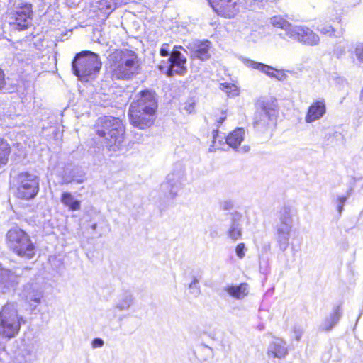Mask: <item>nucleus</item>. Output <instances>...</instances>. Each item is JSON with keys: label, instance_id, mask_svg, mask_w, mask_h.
Segmentation results:
<instances>
[{"label": "nucleus", "instance_id": "f257e3e1", "mask_svg": "<svg viewBox=\"0 0 363 363\" xmlns=\"http://www.w3.org/2000/svg\"><path fill=\"white\" fill-rule=\"evenodd\" d=\"M157 108L155 92L150 90L139 92L129 108L128 115L131 124L139 129L149 128L154 122Z\"/></svg>", "mask_w": 363, "mask_h": 363}, {"label": "nucleus", "instance_id": "f03ea898", "mask_svg": "<svg viewBox=\"0 0 363 363\" xmlns=\"http://www.w3.org/2000/svg\"><path fill=\"white\" fill-rule=\"evenodd\" d=\"M113 79L128 80L138 73L139 60L135 51L117 49L108 56Z\"/></svg>", "mask_w": 363, "mask_h": 363}, {"label": "nucleus", "instance_id": "7ed1b4c3", "mask_svg": "<svg viewBox=\"0 0 363 363\" xmlns=\"http://www.w3.org/2000/svg\"><path fill=\"white\" fill-rule=\"evenodd\" d=\"M96 134L105 138V144L110 150H120L124 140L125 128L118 118L104 116L98 118Z\"/></svg>", "mask_w": 363, "mask_h": 363}, {"label": "nucleus", "instance_id": "20e7f679", "mask_svg": "<svg viewBox=\"0 0 363 363\" xmlns=\"http://www.w3.org/2000/svg\"><path fill=\"white\" fill-rule=\"evenodd\" d=\"M101 67V62L99 55L88 50L76 54L72 62L73 73L81 81L87 82L95 78Z\"/></svg>", "mask_w": 363, "mask_h": 363}, {"label": "nucleus", "instance_id": "39448f33", "mask_svg": "<svg viewBox=\"0 0 363 363\" xmlns=\"http://www.w3.org/2000/svg\"><path fill=\"white\" fill-rule=\"evenodd\" d=\"M270 23L274 27L281 28L289 38L298 43L311 46L319 43L318 35L311 29L304 26L292 25L281 16L272 17Z\"/></svg>", "mask_w": 363, "mask_h": 363}, {"label": "nucleus", "instance_id": "423d86ee", "mask_svg": "<svg viewBox=\"0 0 363 363\" xmlns=\"http://www.w3.org/2000/svg\"><path fill=\"white\" fill-rule=\"evenodd\" d=\"M278 221L274 226V238L279 250L284 252L289 246L294 226L293 209L289 206H282L277 213Z\"/></svg>", "mask_w": 363, "mask_h": 363}, {"label": "nucleus", "instance_id": "0eeeda50", "mask_svg": "<svg viewBox=\"0 0 363 363\" xmlns=\"http://www.w3.org/2000/svg\"><path fill=\"white\" fill-rule=\"evenodd\" d=\"M8 247L19 257L32 259L35 254V246L30 236L18 227L11 228L6 233Z\"/></svg>", "mask_w": 363, "mask_h": 363}, {"label": "nucleus", "instance_id": "6e6552de", "mask_svg": "<svg viewBox=\"0 0 363 363\" xmlns=\"http://www.w3.org/2000/svg\"><path fill=\"white\" fill-rule=\"evenodd\" d=\"M23 318L18 315L14 303H6L0 311V335L11 339L16 337L24 323Z\"/></svg>", "mask_w": 363, "mask_h": 363}, {"label": "nucleus", "instance_id": "1a4fd4ad", "mask_svg": "<svg viewBox=\"0 0 363 363\" xmlns=\"http://www.w3.org/2000/svg\"><path fill=\"white\" fill-rule=\"evenodd\" d=\"M186 180L185 168L181 163L174 165L173 169L167 177V181L162 184L161 190L170 199H174L183 188Z\"/></svg>", "mask_w": 363, "mask_h": 363}, {"label": "nucleus", "instance_id": "9d476101", "mask_svg": "<svg viewBox=\"0 0 363 363\" xmlns=\"http://www.w3.org/2000/svg\"><path fill=\"white\" fill-rule=\"evenodd\" d=\"M32 5L28 3H18L15 9L8 14L9 23L13 30H24L31 25Z\"/></svg>", "mask_w": 363, "mask_h": 363}, {"label": "nucleus", "instance_id": "9b49d317", "mask_svg": "<svg viewBox=\"0 0 363 363\" xmlns=\"http://www.w3.org/2000/svg\"><path fill=\"white\" fill-rule=\"evenodd\" d=\"M181 49L185 50L181 45H175L174 47L167 60L168 67L167 69L162 65L158 66L159 69L169 77L174 74L184 75L187 71L186 66L187 60L181 52Z\"/></svg>", "mask_w": 363, "mask_h": 363}, {"label": "nucleus", "instance_id": "f8f14e48", "mask_svg": "<svg viewBox=\"0 0 363 363\" xmlns=\"http://www.w3.org/2000/svg\"><path fill=\"white\" fill-rule=\"evenodd\" d=\"M16 196L21 199H33L39 191V179L35 174L22 172L18 175Z\"/></svg>", "mask_w": 363, "mask_h": 363}, {"label": "nucleus", "instance_id": "ddd939ff", "mask_svg": "<svg viewBox=\"0 0 363 363\" xmlns=\"http://www.w3.org/2000/svg\"><path fill=\"white\" fill-rule=\"evenodd\" d=\"M259 106L260 109H257L255 113L253 125L257 131L265 132L274 118L276 110L269 102L263 101Z\"/></svg>", "mask_w": 363, "mask_h": 363}, {"label": "nucleus", "instance_id": "4468645a", "mask_svg": "<svg viewBox=\"0 0 363 363\" xmlns=\"http://www.w3.org/2000/svg\"><path fill=\"white\" fill-rule=\"evenodd\" d=\"M212 43L208 40H194L186 45L190 58L198 59L201 61L208 60L211 55L210 53Z\"/></svg>", "mask_w": 363, "mask_h": 363}, {"label": "nucleus", "instance_id": "2eb2a0df", "mask_svg": "<svg viewBox=\"0 0 363 363\" xmlns=\"http://www.w3.org/2000/svg\"><path fill=\"white\" fill-rule=\"evenodd\" d=\"M208 2L220 16L230 18L235 14V2L233 0H208Z\"/></svg>", "mask_w": 363, "mask_h": 363}, {"label": "nucleus", "instance_id": "dca6fc26", "mask_svg": "<svg viewBox=\"0 0 363 363\" xmlns=\"http://www.w3.org/2000/svg\"><path fill=\"white\" fill-rule=\"evenodd\" d=\"M23 293L26 301L34 308L40 303L41 298L43 296V291L41 287L35 283L26 284L24 286Z\"/></svg>", "mask_w": 363, "mask_h": 363}, {"label": "nucleus", "instance_id": "f3484780", "mask_svg": "<svg viewBox=\"0 0 363 363\" xmlns=\"http://www.w3.org/2000/svg\"><path fill=\"white\" fill-rule=\"evenodd\" d=\"M241 220L242 215L240 213L234 212L230 214V223L227 234L234 242L240 239L242 235Z\"/></svg>", "mask_w": 363, "mask_h": 363}, {"label": "nucleus", "instance_id": "a211bd4d", "mask_svg": "<svg viewBox=\"0 0 363 363\" xmlns=\"http://www.w3.org/2000/svg\"><path fill=\"white\" fill-rule=\"evenodd\" d=\"M326 112V106L324 99L314 101L308 108L305 117L306 123H313L321 118Z\"/></svg>", "mask_w": 363, "mask_h": 363}, {"label": "nucleus", "instance_id": "6ab92c4d", "mask_svg": "<svg viewBox=\"0 0 363 363\" xmlns=\"http://www.w3.org/2000/svg\"><path fill=\"white\" fill-rule=\"evenodd\" d=\"M288 354L286 342L280 338H274L267 348V355L273 358L282 359Z\"/></svg>", "mask_w": 363, "mask_h": 363}, {"label": "nucleus", "instance_id": "aec40b11", "mask_svg": "<svg viewBox=\"0 0 363 363\" xmlns=\"http://www.w3.org/2000/svg\"><path fill=\"white\" fill-rule=\"evenodd\" d=\"M342 311L340 306L333 308L330 315L323 320L319 326L320 331H330L339 322L342 317Z\"/></svg>", "mask_w": 363, "mask_h": 363}, {"label": "nucleus", "instance_id": "412c9836", "mask_svg": "<svg viewBox=\"0 0 363 363\" xmlns=\"http://www.w3.org/2000/svg\"><path fill=\"white\" fill-rule=\"evenodd\" d=\"M230 296L235 299H243L249 294V286L247 283H241L239 285H227L223 288Z\"/></svg>", "mask_w": 363, "mask_h": 363}, {"label": "nucleus", "instance_id": "4be33fe9", "mask_svg": "<svg viewBox=\"0 0 363 363\" xmlns=\"http://www.w3.org/2000/svg\"><path fill=\"white\" fill-rule=\"evenodd\" d=\"M18 277L10 270L0 268V289L2 293L6 289L14 286L18 283Z\"/></svg>", "mask_w": 363, "mask_h": 363}, {"label": "nucleus", "instance_id": "5701e85b", "mask_svg": "<svg viewBox=\"0 0 363 363\" xmlns=\"http://www.w3.org/2000/svg\"><path fill=\"white\" fill-rule=\"evenodd\" d=\"M245 135V130L242 128H238L228 135L225 142L232 148L237 149L243 141Z\"/></svg>", "mask_w": 363, "mask_h": 363}, {"label": "nucleus", "instance_id": "b1692460", "mask_svg": "<svg viewBox=\"0 0 363 363\" xmlns=\"http://www.w3.org/2000/svg\"><path fill=\"white\" fill-rule=\"evenodd\" d=\"M60 201L62 204L67 206L72 211H78L81 208V202L74 199L71 193H62Z\"/></svg>", "mask_w": 363, "mask_h": 363}, {"label": "nucleus", "instance_id": "393cba45", "mask_svg": "<svg viewBox=\"0 0 363 363\" xmlns=\"http://www.w3.org/2000/svg\"><path fill=\"white\" fill-rule=\"evenodd\" d=\"M245 63L247 66L252 67L253 68H256V69L262 71V72L265 73L267 75L269 76L270 77L274 78V76H275V74L273 72L274 69L270 66H268L267 65H264V64H262L260 62H254L250 60H246L245 61Z\"/></svg>", "mask_w": 363, "mask_h": 363}, {"label": "nucleus", "instance_id": "a878e982", "mask_svg": "<svg viewBox=\"0 0 363 363\" xmlns=\"http://www.w3.org/2000/svg\"><path fill=\"white\" fill-rule=\"evenodd\" d=\"M318 30L323 34L335 38H341L345 33L344 28H341L340 30H335L333 26L329 25L320 26L318 27Z\"/></svg>", "mask_w": 363, "mask_h": 363}, {"label": "nucleus", "instance_id": "bb28decb", "mask_svg": "<svg viewBox=\"0 0 363 363\" xmlns=\"http://www.w3.org/2000/svg\"><path fill=\"white\" fill-rule=\"evenodd\" d=\"M21 357L23 359L22 363H33L37 359L35 353L34 352L33 345H26L22 351Z\"/></svg>", "mask_w": 363, "mask_h": 363}, {"label": "nucleus", "instance_id": "cd10ccee", "mask_svg": "<svg viewBox=\"0 0 363 363\" xmlns=\"http://www.w3.org/2000/svg\"><path fill=\"white\" fill-rule=\"evenodd\" d=\"M10 147L6 141L0 138V166L7 163Z\"/></svg>", "mask_w": 363, "mask_h": 363}, {"label": "nucleus", "instance_id": "c85d7f7f", "mask_svg": "<svg viewBox=\"0 0 363 363\" xmlns=\"http://www.w3.org/2000/svg\"><path fill=\"white\" fill-rule=\"evenodd\" d=\"M133 303V298L130 294H125L121 300L116 305V308L119 311L128 310Z\"/></svg>", "mask_w": 363, "mask_h": 363}, {"label": "nucleus", "instance_id": "c756f323", "mask_svg": "<svg viewBox=\"0 0 363 363\" xmlns=\"http://www.w3.org/2000/svg\"><path fill=\"white\" fill-rule=\"evenodd\" d=\"M220 89L225 91L229 96H235L238 95V90L237 86L231 83H221Z\"/></svg>", "mask_w": 363, "mask_h": 363}, {"label": "nucleus", "instance_id": "7c9ffc66", "mask_svg": "<svg viewBox=\"0 0 363 363\" xmlns=\"http://www.w3.org/2000/svg\"><path fill=\"white\" fill-rule=\"evenodd\" d=\"M189 294H191L193 297L196 298L200 295L201 288L199 281L196 277H194L192 281L189 284Z\"/></svg>", "mask_w": 363, "mask_h": 363}, {"label": "nucleus", "instance_id": "2f4dec72", "mask_svg": "<svg viewBox=\"0 0 363 363\" xmlns=\"http://www.w3.org/2000/svg\"><path fill=\"white\" fill-rule=\"evenodd\" d=\"M226 119V113L225 111H222L221 116L216 119L217 123V128L213 131V142L215 143V140L218 135V128L223 123V121Z\"/></svg>", "mask_w": 363, "mask_h": 363}, {"label": "nucleus", "instance_id": "473e14b6", "mask_svg": "<svg viewBox=\"0 0 363 363\" xmlns=\"http://www.w3.org/2000/svg\"><path fill=\"white\" fill-rule=\"evenodd\" d=\"M350 194H351L350 191H349L347 193V196L337 197V199L336 200V203H337V209L340 214L342 213V212L343 211L344 205H345V202L347 201L348 197L350 196Z\"/></svg>", "mask_w": 363, "mask_h": 363}, {"label": "nucleus", "instance_id": "72a5a7b5", "mask_svg": "<svg viewBox=\"0 0 363 363\" xmlns=\"http://www.w3.org/2000/svg\"><path fill=\"white\" fill-rule=\"evenodd\" d=\"M345 47L344 45H342L340 42L336 43L334 48V54L337 58L341 57L345 54Z\"/></svg>", "mask_w": 363, "mask_h": 363}, {"label": "nucleus", "instance_id": "f704fd0d", "mask_svg": "<svg viewBox=\"0 0 363 363\" xmlns=\"http://www.w3.org/2000/svg\"><path fill=\"white\" fill-rule=\"evenodd\" d=\"M245 245L244 243H240L236 246L235 253L236 255L240 258L242 259L245 256Z\"/></svg>", "mask_w": 363, "mask_h": 363}, {"label": "nucleus", "instance_id": "c9c22d12", "mask_svg": "<svg viewBox=\"0 0 363 363\" xmlns=\"http://www.w3.org/2000/svg\"><path fill=\"white\" fill-rule=\"evenodd\" d=\"M160 54L162 57L170 56V45L168 43H163L160 50Z\"/></svg>", "mask_w": 363, "mask_h": 363}, {"label": "nucleus", "instance_id": "e433bc0d", "mask_svg": "<svg viewBox=\"0 0 363 363\" xmlns=\"http://www.w3.org/2000/svg\"><path fill=\"white\" fill-rule=\"evenodd\" d=\"M195 102L192 99H189L184 104V109L188 113H191L194 110Z\"/></svg>", "mask_w": 363, "mask_h": 363}, {"label": "nucleus", "instance_id": "4c0bfd02", "mask_svg": "<svg viewBox=\"0 0 363 363\" xmlns=\"http://www.w3.org/2000/svg\"><path fill=\"white\" fill-rule=\"evenodd\" d=\"M122 2L123 0H111L106 6L108 10L112 11L116 8L118 4H120Z\"/></svg>", "mask_w": 363, "mask_h": 363}, {"label": "nucleus", "instance_id": "58836bf2", "mask_svg": "<svg viewBox=\"0 0 363 363\" xmlns=\"http://www.w3.org/2000/svg\"><path fill=\"white\" fill-rule=\"evenodd\" d=\"M293 333H294V337L297 341H299L303 333V330L300 327L295 326L293 330Z\"/></svg>", "mask_w": 363, "mask_h": 363}, {"label": "nucleus", "instance_id": "ea45409f", "mask_svg": "<svg viewBox=\"0 0 363 363\" xmlns=\"http://www.w3.org/2000/svg\"><path fill=\"white\" fill-rule=\"evenodd\" d=\"M355 54L358 60L363 62V45H358L356 48Z\"/></svg>", "mask_w": 363, "mask_h": 363}, {"label": "nucleus", "instance_id": "a19ab883", "mask_svg": "<svg viewBox=\"0 0 363 363\" xmlns=\"http://www.w3.org/2000/svg\"><path fill=\"white\" fill-rule=\"evenodd\" d=\"M104 340L101 338H94L92 341V347L94 348L101 347L104 345Z\"/></svg>", "mask_w": 363, "mask_h": 363}, {"label": "nucleus", "instance_id": "79ce46f5", "mask_svg": "<svg viewBox=\"0 0 363 363\" xmlns=\"http://www.w3.org/2000/svg\"><path fill=\"white\" fill-rule=\"evenodd\" d=\"M233 207V204L230 201H226L223 203V208L224 210H230Z\"/></svg>", "mask_w": 363, "mask_h": 363}, {"label": "nucleus", "instance_id": "37998d69", "mask_svg": "<svg viewBox=\"0 0 363 363\" xmlns=\"http://www.w3.org/2000/svg\"><path fill=\"white\" fill-rule=\"evenodd\" d=\"M286 74H284V72H279L277 74H275V76H274V78H276L279 81H284L286 79Z\"/></svg>", "mask_w": 363, "mask_h": 363}, {"label": "nucleus", "instance_id": "c03bdc74", "mask_svg": "<svg viewBox=\"0 0 363 363\" xmlns=\"http://www.w3.org/2000/svg\"><path fill=\"white\" fill-rule=\"evenodd\" d=\"M5 85L4 73L1 69H0V89Z\"/></svg>", "mask_w": 363, "mask_h": 363}, {"label": "nucleus", "instance_id": "a18cd8bd", "mask_svg": "<svg viewBox=\"0 0 363 363\" xmlns=\"http://www.w3.org/2000/svg\"><path fill=\"white\" fill-rule=\"evenodd\" d=\"M74 181V179L73 177H70L69 176H66L65 175L63 177H62V183L63 184H69L72 182Z\"/></svg>", "mask_w": 363, "mask_h": 363}, {"label": "nucleus", "instance_id": "49530a36", "mask_svg": "<svg viewBox=\"0 0 363 363\" xmlns=\"http://www.w3.org/2000/svg\"><path fill=\"white\" fill-rule=\"evenodd\" d=\"M75 181L77 182V183L81 184L84 182V179H77Z\"/></svg>", "mask_w": 363, "mask_h": 363}, {"label": "nucleus", "instance_id": "de8ad7c7", "mask_svg": "<svg viewBox=\"0 0 363 363\" xmlns=\"http://www.w3.org/2000/svg\"><path fill=\"white\" fill-rule=\"evenodd\" d=\"M243 150V152H246L249 150V147H243L242 148Z\"/></svg>", "mask_w": 363, "mask_h": 363}, {"label": "nucleus", "instance_id": "09e8293b", "mask_svg": "<svg viewBox=\"0 0 363 363\" xmlns=\"http://www.w3.org/2000/svg\"><path fill=\"white\" fill-rule=\"evenodd\" d=\"M96 227H97V225L96 223L93 224L91 226L93 230H95L96 228Z\"/></svg>", "mask_w": 363, "mask_h": 363}]
</instances>
